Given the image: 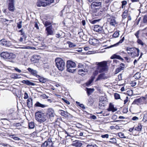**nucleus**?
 Returning a JSON list of instances; mask_svg holds the SVG:
<instances>
[{
	"label": "nucleus",
	"mask_w": 147,
	"mask_h": 147,
	"mask_svg": "<svg viewBox=\"0 0 147 147\" xmlns=\"http://www.w3.org/2000/svg\"><path fill=\"white\" fill-rule=\"evenodd\" d=\"M56 66L58 69L62 71L65 67V64L64 61L60 58H57L55 60Z\"/></svg>",
	"instance_id": "nucleus-1"
},
{
	"label": "nucleus",
	"mask_w": 147,
	"mask_h": 147,
	"mask_svg": "<svg viewBox=\"0 0 147 147\" xmlns=\"http://www.w3.org/2000/svg\"><path fill=\"white\" fill-rule=\"evenodd\" d=\"M97 69L99 73H101L107 71L108 70V67L107 63L105 61H103L98 63Z\"/></svg>",
	"instance_id": "nucleus-2"
},
{
	"label": "nucleus",
	"mask_w": 147,
	"mask_h": 147,
	"mask_svg": "<svg viewBox=\"0 0 147 147\" xmlns=\"http://www.w3.org/2000/svg\"><path fill=\"white\" fill-rule=\"evenodd\" d=\"M35 117L36 120L39 122L42 123L46 120V114L43 113L41 111H39L36 113Z\"/></svg>",
	"instance_id": "nucleus-3"
},
{
	"label": "nucleus",
	"mask_w": 147,
	"mask_h": 147,
	"mask_svg": "<svg viewBox=\"0 0 147 147\" xmlns=\"http://www.w3.org/2000/svg\"><path fill=\"white\" fill-rule=\"evenodd\" d=\"M76 66L75 62L70 60L67 61L66 65L67 71L73 73L76 70V69H75Z\"/></svg>",
	"instance_id": "nucleus-4"
},
{
	"label": "nucleus",
	"mask_w": 147,
	"mask_h": 147,
	"mask_svg": "<svg viewBox=\"0 0 147 147\" xmlns=\"http://www.w3.org/2000/svg\"><path fill=\"white\" fill-rule=\"evenodd\" d=\"M55 114L53 109L50 108L47 111V117L48 119V121H52Z\"/></svg>",
	"instance_id": "nucleus-5"
},
{
	"label": "nucleus",
	"mask_w": 147,
	"mask_h": 147,
	"mask_svg": "<svg viewBox=\"0 0 147 147\" xmlns=\"http://www.w3.org/2000/svg\"><path fill=\"white\" fill-rule=\"evenodd\" d=\"M54 31L55 30L53 28V26L51 25L47 27V35H53Z\"/></svg>",
	"instance_id": "nucleus-6"
},
{
	"label": "nucleus",
	"mask_w": 147,
	"mask_h": 147,
	"mask_svg": "<svg viewBox=\"0 0 147 147\" xmlns=\"http://www.w3.org/2000/svg\"><path fill=\"white\" fill-rule=\"evenodd\" d=\"M0 45L6 47H9L11 45L10 41H7L5 39H3L0 40Z\"/></svg>",
	"instance_id": "nucleus-7"
},
{
	"label": "nucleus",
	"mask_w": 147,
	"mask_h": 147,
	"mask_svg": "<svg viewBox=\"0 0 147 147\" xmlns=\"http://www.w3.org/2000/svg\"><path fill=\"white\" fill-rule=\"evenodd\" d=\"M94 30L100 33H103L104 32V30L102 27L98 25H95L94 28Z\"/></svg>",
	"instance_id": "nucleus-8"
},
{
	"label": "nucleus",
	"mask_w": 147,
	"mask_h": 147,
	"mask_svg": "<svg viewBox=\"0 0 147 147\" xmlns=\"http://www.w3.org/2000/svg\"><path fill=\"white\" fill-rule=\"evenodd\" d=\"M78 70V74L81 76H84L86 74L88 71V69L86 68H83L82 69H79Z\"/></svg>",
	"instance_id": "nucleus-9"
},
{
	"label": "nucleus",
	"mask_w": 147,
	"mask_h": 147,
	"mask_svg": "<svg viewBox=\"0 0 147 147\" xmlns=\"http://www.w3.org/2000/svg\"><path fill=\"white\" fill-rule=\"evenodd\" d=\"M145 100L144 97H141L140 98L135 99L132 103V104H138V103L143 102Z\"/></svg>",
	"instance_id": "nucleus-10"
},
{
	"label": "nucleus",
	"mask_w": 147,
	"mask_h": 147,
	"mask_svg": "<svg viewBox=\"0 0 147 147\" xmlns=\"http://www.w3.org/2000/svg\"><path fill=\"white\" fill-rule=\"evenodd\" d=\"M135 49L131 53V56L133 58H135L136 57H138L139 55L140 50L138 48H135Z\"/></svg>",
	"instance_id": "nucleus-11"
},
{
	"label": "nucleus",
	"mask_w": 147,
	"mask_h": 147,
	"mask_svg": "<svg viewBox=\"0 0 147 147\" xmlns=\"http://www.w3.org/2000/svg\"><path fill=\"white\" fill-rule=\"evenodd\" d=\"M91 6L94 8L97 7L100 8L101 7V2L98 1L93 2L91 4Z\"/></svg>",
	"instance_id": "nucleus-12"
},
{
	"label": "nucleus",
	"mask_w": 147,
	"mask_h": 147,
	"mask_svg": "<svg viewBox=\"0 0 147 147\" xmlns=\"http://www.w3.org/2000/svg\"><path fill=\"white\" fill-rule=\"evenodd\" d=\"M46 0H38L36 5L38 6L45 7Z\"/></svg>",
	"instance_id": "nucleus-13"
},
{
	"label": "nucleus",
	"mask_w": 147,
	"mask_h": 147,
	"mask_svg": "<svg viewBox=\"0 0 147 147\" xmlns=\"http://www.w3.org/2000/svg\"><path fill=\"white\" fill-rule=\"evenodd\" d=\"M108 21L109 22L110 25L111 26H115L117 24L116 20L114 17H110L108 18Z\"/></svg>",
	"instance_id": "nucleus-14"
},
{
	"label": "nucleus",
	"mask_w": 147,
	"mask_h": 147,
	"mask_svg": "<svg viewBox=\"0 0 147 147\" xmlns=\"http://www.w3.org/2000/svg\"><path fill=\"white\" fill-rule=\"evenodd\" d=\"M108 77L106 76L105 73H102L99 74L98 77L97 78L96 80L98 81L99 80L102 79H107Z\"/></svg>",
	"instance_id": "nucleus-15"
},
{
	"label": "nucleus",
	"mask_w": 147,
	"mask_h": 147,
	"mask_svg": "<svg viewBox=\"0 0 147 147\" xmlns=\"http://www.w3.org/2000/svg\"><path fill=\"white\" fill-rule=\"evenodd\" d=\"M58 112L62 116H64L65 117H67L69 115V114L67 112H65L61 110H59Z\"/></svg>",
	"instance_id": "nucleus-16"
},
{
	"label": "nucleus",
	"mask_w": 147,
	"mask_h": 147,
	"mask_svg": "<svg viewBox=\"0 0 147 147\" xmlns=\"http://www.w3.org/2000/svg\"><path fill=\"white\" fill-rule=\"evenodd\" d=\"M125 65L123 63H121L120 65V66L116 69L115 72L116 73H119L124 69Z\"/></svg>",
	"instance_id": "nucleus-17"
},
{
	"label": "nucleus",
	"mask_w": 147,
	"mask_h": 147,
	"mask_svg": "<svg viewBox=\"0 0 147 147\" xmlns=\"http://www.w3.org/2000/svg\"><path fill=\"white\" fill-rule=\"evenodd\" d=\"M111 59H117L121 60L122 61H123L124 59H123L119 55H117L116 54H113L111 57Z\"/></svg>",
	"instance_id": "nucleus-18"
},
{
	"label": "nucleus",
	"mask_w": 147,
	"mask_h": 147,
	"mask_svg": "<svg viewBox=\"0 0 147 147\" xmlns=\"http://www.w3.org/2000/svg\"><path fill=\"white\" fill-rule=\"evenodd\" d=\"M108 111H111L113 112H114L117 110L116 108L114 107V105L111 103H110L109 108L108 109Z\"/></svg>",
	"instance_id": "nucleus-19"
},
{
	"label": "nucleus",
	"mask_w": 147,
	"mask_h": 147,
	"mask_svg": "<svg viewBox=\"0 0 147 147\" xmlns=\"http://www.w3.org/2000/svg\"><path fill=\"white\" fill-rule=\"evenodd\" d=\"M8 8L9 10L11 12H13L15 9V8L14 3L8 4Z\"/></svg>",
	"instance_id": "nucleus-20"
},
{
	"label": "nucleus",
	"mask_w": 147,
	"mask_h": 147,
	"mask_svg": "<svg viewBox=\"0 0 147 147\" xmlns=\"http://www.w3.org/2000/svg\"><path fill=\"white\" fill-rule=\"evenodd\" d=\"M73 146H75L76 147H81L82 145V143L80 141H75L74 142V143L72 144Z\"/></svg>",
	"instance_id": "nucleus-21"
},
{
	"label": "nucleus",
	"mask_w": 147,
	"mask_h": 147,
	"mask_svg": "<svg viewBox=\"0 0 147 147\" xmlns=\"http://www.w3.org/2000/svg\"><path fill=\"white\" fill-rule=\"evenodd\" d=\"M9 54V53L7 52H4L1 53V55L4 59H7Z\"/></svg>",
	"instance_id": "nucleus-22"
},
{
	"label": "nucleus",
	"mask_w": 147,
	"mask_h": 147,
	"mask_svg": "<svg viewBox=\"0 0 147 147\" xmlns=\"http://www.w3.org/2000/svg\"><path fill=\"white\" fill-rule=\"evenodd\" d=\"M35 107H40L42 108H44L46 107V105L45 104H41L39 102H37L34 105Z\"/></svg>",
	"instance_id": "nucleus-23"
},
{
	"label": "nucleus",
	"mask_w": 147,
	"mask_h": 147,
	"mask_svg": "<svg viewBox=\"0 0 147 147\" xmlns=\"http://www.w3.org/2000/svg\"><path fill=\"white\" fill-rule=\"evenodd\" d=\"M27 104L29 108L32 106V100L31 98H29L27 100Z\"/></svg>",
	"instance_id": "nucleus-24"
},
{
	"label": "nucleus",
	"mask_w": 147,
	"mask_h": 147,
	"mask_svg": "<svg viewBox=\"0 0 147 147\" xmlns=\"http://www.w3.org/2000/svg\"><path fill=\"white\" fill-rule=\"evenodd\" d=\"M134 50H135V48L134 47L130 48L129 47H127L126 49L128 54H130L131 55V53H132V52Z\"/></svg>",
	"instance_id": "nucleus-25"
},
{
	"label": "nucleus",
	"mask_w": 147,
	"mask_h": 147,
	"mask_svg": "<svg viewBox=\"0 0 147 147\" xmlns=\"http://www.w3.org/2000/svg\"><path fill=\"white\" fill-rule=\"evenodd\" d=\"M94 102V100L93 98L91 97H90L88 100L87 102V105L88 106H92Z\"/></svg>",
	"instance_id": "nucleus-26"
},
{
	"label": "nucleus",
	"mask_w": 147,
	"mask_h": 147,
	"mask_svg": "<svg viewBox=\"0 0 147 147\" xmlns=\"http://www.w3.org/2000/svg\"><path fill=\"white\" fill-rule=\"evenodd\" d=\"M28 70L34 76H37L36 74L37 72L36 70H34L30 68H28Z\"/></svg>",
	"instance_id": "nucleus-27"
},
{
	"label": "nucleus",
	"mask_w": 147,
	"mask_h": 147,
	"mask_svg": "<svg viewBox=\"0 0 147 147\" xmlns=\"http://www.w3.org/2000/svg\"><path fill=\"white\" fill-rule=\"evenodd\" d=\"M124 39H125L124 37H123L122 38V39L121 40H120V41L118 42L116 44H114L113 45H111V46H110V47H108V48H111L112 47H113L114 46H116L118 45L119 44V43H122L123 41L124 40Z\"/></svg>",
	"instance_id": "nucleus-28"
},
{
	"label": "nucleus",
	"mask_w": 147,
	"mask_h": 147,
	"mask_svg": "<svg viewBox=\"0 0 147 147\" xmlns=\"http://www.w3.org/2000/svg\"><path fill=\"white\" fill-rule=\"evenodd\" d=\"M87 93L88 96L90 95L94 91V88H86Z\"/></svg>",
	"instance_id": "nucleus-29"
},
{
	"label": "nucleus",
	"mask_w": 147,
	"mask_h": 147,
	"mask_svg": "<svg viewBox=\"0 0 147 147\" xmlns=\"http://www.w3.org/2000/svg\"><path fill=\"white\" fill-rule=\"evenodd\" d=\"M142 126L141 123H138V126L135 128V130L138 131H141L142 129Z\"/></svg>",
	"instance_id": "nucleus-30"
},
{
	"label": "nucleus",
	"mask_w": 147,
	"mask_h": 147,
	"mask_svg": "<svg viewBox=\"0 0 147 147\" xmlns=\"http://www.w3.org/2000/svg\"><path fill=\"white\" fill-rule=\"evenodd\" d=\"M8 57L7 59V60L12 59L15 57L16 56L14 54L11 53H9Z\"/></svg>",
	"instance_id": "nucleus-31"
},
{
	"label": "nucleus",
	"mask_w": 147,
	"mask_h": 147,
	"mask_svg": "<svg viewBox=\"0 0 147 147\" xmlns=\"http://www.w3.org/2000/svg\"><path fill=\"white\" fill-rule=\"evenodd\" d=\"M23 83L29 85L34 86L35 84L34 83L30 82L28 80H23Z\"/></svg>",
	"instance_id": "nucleus-32"
},
{
	"label": "nucleus",
	"mask_w": 147,
	"mask_h": 147,
	"mask_svg": "<svg viewBox=\"0 0 147 147\" xmlns=\"http://www.w3.org/2000/svg\"><path fill=\"white\" fill-rule=\"evenodd\" d=\"M11 77L13 79H18L21 78V77L20 75H18L16 74H14L11 75Z\"/></svg>",
	"instance_id": "nucleus-33"
},
{
	"label": "nucleus",
	"mask_w": 147,
	"mask_h": 147,
	"mask_svg": "<svg viewBox=\"0 0 147 147\" xmlns=\"http://www.w3.org/2000/svg\"><path fill=\"white\" fill-rule=\"evenodd\" d=\"M102 12L100 11V12L99 11H97L96 12L94 11L93 12V15L94 16H98L102 14Z\"/></svg>",
	"instance_id": "nucleus-34"
},
{
	"label": "nucleus",
	"mask_w": 147,
	"mask_h": 147,
	"mask_svg": "<svg viewBox=\"0 0 147 147\" xmlns=\"http://www.w3.org/2000/svg\"><path fill=\"white\" fill-rule=\"evenodd\" d=\"M67 43L68 44L69 47H73L76 46L75 44H74L73 43L71 42L70 41H67Z\"/></svg>",
	"instance_id": "nucleus-35"
},
{
	"label": "nucleus",
	"mask_w": 147,
	"mask_h": 147,
	"mask_svg": "<svg viewBox=\"0 0 147 147\" xmlns=\"http://www.w3.org/2000/svg\"><path fill=\"white\" fill-rule=\"evenodd\" d=\"M118 135L119 137L121 138H126L127 137L125 136L124 134L121 132L119 133H118Z\"/></svg>",
	"instance_id": "nucleus-36"
},
{
	"label": "nucleus",
	"mask_w": 147,
	"mask_h": 147,
	"mask_svg": "<svg viewBox=\"0 0 147 147\" xmlns=\"http://www.w3.org/2000/svg\"><path fill=\"white\" fill-rule=\"evenodd\" d=\"M47 100L49 103L53 101V99L49 97V96L47 95Z\"/></svg>",
	"instance_id": "nucleus-37"
},
{
	"label": "nucleus",
	"mask_w": 147,
	"mask_h": 147,
	"mask_svg": "<svg viewBox=\"0 0 147 147\" xmlns=\"http://www.w3.org/2000/svg\"><path fill=\"white\" fill-rule=\"evenodd\" d=\"M119 32L117 31H116L114 33L112 36L113 37L116 38L118 37L119 36Z\"/></svg>",
	"instance_id": "nucleus-38"
},
{
	"label": "nucleus",
	"mask_w": 147,
	"mask_h": 147,
	"mask_svg": "<svg viewBox=\"0 0 147 147\" xmlns=\"http://www.w3.org/2000/svg\"><path fill=\"white\" fill-rule=\"evenodd\" d=\"M29 127L30 129H33L34 127V125L33 122H30L28 123Z\"/></svg>",
	"instance_id": "nucleus-39"
},
{
	"label": "nucleus",
	"mask_w": 147,
	"mask_h": 147,
	"mask_svg": "<svg viewBox=\"0 0 147 147\" xmlns=\"http://www.w3.org/2000/svg\"><path fill=\"white\" fill-rule=\"evenodd\" d=\"M127 10L125 11L122 14V17L123 18H125L127 16Z\"/></svg>",
	"instance_id": "nucleus-40"
},
{
	"label": "nucleus",
	"mask_w": 147,
	"mask_h": 147,
	"mask_svg": "<svg viewBox=\"0 0 147 147\" xmlns=\"http://www.w3.org/2000/svg\"><path fill=\"white\" fill-rule=\"evenodd\" d=\"M54 0H47V5H49L54 2Z\"/></svg>",
	"instance_id": "nucleus-41"
},
{
	"label": "nucleus",
	"mask_w": 147,
	"mask_h": 147,
	"mask_svg": "<svg viewBox=\"0 0 147 147\" xmlns=\"http://www.w3.org/2000/svg\"><path fill=\"white\" fill-rule=\"evenodd\" d=\"M140 74L139 72L137 73L135 75L134 77L136 79H138L140 78Z\"/></svg>",
	"instance_id": "nucleus-42"
},
{
	"label": "nucleus",
	"mask_w": 147,
	"mask_h": 147,
	"mask_svg": "<svg viewBox=\"0 0 147 147\" xmlns=\"http://www.w3.org/2000/svg\"><path fill=\"white\" fill-rule=\"evenodd\" d=\"M100 102H102L103 101H106L107 100V98L105 97H101L100 98Z\"/></svg>",
	"instance_id": "nucleus-43"
},
{
	"label": "nucleus",
	"mask_w": 147,
	"mask_h": 147,
	"mask_svg": "<svg viewBox=\"0 0 147 147\" xmlns=\"http://www.w3.org/2000/svg\"><path fill=\"white\" fill-rule=\"evenodd\" d=\"M39 80L40 82L43 83H45L46 82V79L42 77L39 78Z\"/></svg>",
	"instance_id": "nucleus-44"
},
{
	"label": "nucleus",
	"mask_w": 147,
	"mask_h": 147,
	"mask_svg": "<svg viewBox=\"0 0 147 147\" xmlns=\"http://www.w3.org/2000/svg\"><path fill=\"white\" fill-rule=\"evenodd\" d=\"M114 96L115 98L116 99H118L120 98V95L117 93H115L114 94Z\"/></svg>",
	"instance_id": "nucleus-45"
},
{
	"label": "nucleus",
	"mask_w": 147,
	"mask_h": 147,
	"mask_svg": "<svg viewBox=\"0 0 147 147\" xmlns=\"http://www.w3.org/2000/svg\"><path fill=\"white\" fill-rule=\"evenodd\" d=\"M109 142L111 143H117V141L115 138H112L110 139Z\"/></svg>",
	"instance_id": "nucleus-46"
},
{
	"label": "nucleus",
	"mask_w": 147,
	"mask_h": 147,
	"mask_svg": "<svg viewBox=\"0 0 147 147\" xmlns=\"http://www.w3.org/2000/svg\"><path fill=\"white\" fill-rule=\"evenodd\" d=\"M107 100L105 101H104L102 102H100V103H99V106H104L107 103Z\"/></svg>",
	"instance_id": "nucleus-47"
},
{
	"label": "nucleus",
	"mask_w": 147,
	"mask_h": 147,
	"mask_svg": "<svg viewBox=\"0 0 147 147\" xmlns=\"http://www.w3.org/2000/svg\"><path fill=\"white\" fill-rule=\"evenodd\" d=\"M100 20V19L94 20H93L90 21V22L92 24H94L96 23L97 22H98Z\"/></svg>",
	"instance_id": "nucleus-48"
},
{
	"label": "nucleus",
	"mask_w": 147,
	"mask_h": 147,
	"mask_svg": "<svg viewBox=\"0 0 147 147\" xmlns=\"http://www.w3.org/2000/svg\"><path fill=\"white\" fill-rule=\"evenodd\" d=\"M22 22L20 21L19 23H17V27L19 28H22Z\"/></svg>",
	"instance_id": "nucleus-49"
},
{
	"label": "nucleus",
	"mask_w": 147,
	"mask_h": 147,
	"mask_svg": "<svg viewBox=\"0 0 147 147\" xmlns=\"http://www.w3.org/2000/svg\"><path fill=\"white\" fill-rule=\"evenodd\" d=\"M20 49H30V47L29 46H23L22 47H19Z\"/></svg>",
	"instance_id": "nucleus-50"
},
{
	"label": "nucleus",
	"mask_w": 147,
	"mask_h": 147,
	"mask_svg": "<svg viewBox=\"0 0 147 147\" xmlns=\"http://www.w3.org/2000/svg\"><path fill=\"white\" fill-rule=\"evenodd\" d=\"M15 0H7V2L8 4L14 3Z\"/></svg>",
	"instance_id": "nucleus-51"
},
{
	"label": "nucleus",
	"mask_w": 147,
	"mask_h": 147,
	"mask_svg": "<svg viewBox=\"0 0 147 147\" xmlns=\"http://www.w3.org/2000/svg\"><path fill=\"white\" fill-rule=\"evenodd\" d=\"M137 42L139 44L141 45H144V43L141 40L138 39Z\"/></svg>",
	"instance_id": "nucleus-52"
},
{
	"label": "nucleus",
	"mask_w": 147,
	"mask_h": 147,
	"mask_svg": "<svg viewBox=\"0 0 147 147\" xmlns=\"http://www.w3.org/2000/svg\"><path fill=\"white\" fill-rule=\"evenodd\" d=\"M143 121L144 122L147 121V114H145L144 116Z\"/></svg>",
	"instance_id": "nucleus-53"
},
{
	"label": "nucleus",
	"mask_w": 147,
	"mask_h": 147,
	"mask_svg": "<svg viewBox=\"0 0 147 147\" xmlns=\"http://www.w3.org/2000/svg\"><path fill=\"white\" fill-rule=\"evenodd\" d=\"M53 143L51 141V140H50V141H49V142H47V146H48L49 145V146H52V145Z\"/></svg>",
	"instance_id": "nucleus-54"
},
{
	"label": "nucleus",
	"mask_w": 147,
	"mask_h": 147,
	"mask_svg": "<svg viewBox=\"0 0 147 147\" xmlns=\"http://www.w3.org/2000/svg\"><path fill=\"white\" fill-rule=\"evenodd\" d=\"M143 21L144 23L147 22V16L145 15L144 16Z\"/></svg>",
	"instance_id": "nucleus-55"
},
{
	"label": "nucleus",
	"mask_w": 147,
	"mask_h": 147,
	"mask_svg": "<svg viewBox=\"0 0 147 147\" xmlns=\"http://www.w3.org/2000/svg\"><path fill=\"white\" fill-rule=\"evenodd\" d=\"M122 8H123V6H125L127 3V2L126 1H122Z\"/></svg>",
	"instance_id": "nucleus-56"
},
{
	"label": "nucleus",
	"mask_w": 147,
	"mask_h": 147,
	"mask_svg": "<svg viewBox=\"0 0 147 147\" xmlns=\"http://www.w3.org/2000/svg\"><path fill=\"white\" fill-rule=\"evenodd\" d=\"M109 135L108 134H106L105 135H102L101 136L103 138H108L109 137Z\"/></svg>",
	"instance_id": "nucleus-57"
},
{
	"label": "nucleus",
	"mask_w": 147,
	"mask_h": 147,
	"mask_svg": "<svg viewBox=\"0 0 147 147\" xmlns=\"http://www.w3.org/2000/svg\"><path fill=\"white\" fill-rule=\"evenodd\" d=\"M19 32H21V35H23V36H24V33L23 31V29H22L19 31Z\"/></svg>",
	"instance_id": "nucleus-58"
},
{
	"label": "nucleus",
	"mask_w": 147,
	"mask_h": 147,
	"mask_svg": "<svg viewBox=\"0 0 147 147\" xmlns=\"http://www.w3.org/2000/svg\"><path fill=\"white\" fill-rule=\"evenodd\" d=\"M28 94L26 92H25L24 93V98L25 99H26L28 98Z\"/></svg>",
	"instance_id": "nucleus-59"
},
{
	"label": "nucleus",
	"mask_w": 147,
	"mask_h": 147,
	"mask_svg": "<svg viewBox=\"0 0 147 147\" xmlns=\"http://www.w3.org/2000/svg\"><path fill=\"white\" fill-rule=\"evenodd\" d=\"M80 107L82 108L83 109H85L86 108L84 107V105L82 104H80L79 105Z\"/></svg>",
	"instance_id": "nucleus-60"
},
{
	"label": "nucleus",
	"mask_w": 147,
	"mask_h": 147,
	"mask_svg": "<svg viewBox=\"0 0 147 147\" xmlns=\"http://www.w3.org/2000/svg\"><path fill=\"white\" fill-rule=\"evenodd\" d=\"M34 26V27L35 28H36L38 30L39 29V27L38 26V24L37 22H35Z\"/></svg>",
	"instance_id": "nucleus-61"
},
{
	"label": "nucleus",
	"mask_w": 147,
	"mask_h": 147,
	"mask_svg": "<svg viewBox=\"0 0 147 147\" xmlns=\"http://www.w3.org/2000/svg\"><path fill=\"white\" fill-rule=\"evenodd\" d=\"M140 32L139 31H138L135 34V35L136 36V37L138 38H139V36H138V35L139 34Z\"/></svg>",
	"instance_id": "nucleus-62"
},
{
	"label": "nucleus",
	"mask_w": 147,
	"mask_h": 147,
	"mask_svg": "<svg viewBox=\"0 0 147 147\" xmlns=\"http://www.w3.org/2000/svg\"><path fill=\"white\" fill-rule=\"evenodd\" d=\"M99 72L98 70L97 69V70H96L93 73L94 75L95 76L97 75Z\"/></svg>",
	"instance_id": "nucleus-63"
},
{
	"label": "nucleus",
	"mask_w": 147,
	"mask_h": 147,
	"mask_svg": "<svg viewBox=\"0 0 147 147\" xmlns=\"http://www.w3.org/2000/svg\"><path fill=\"white\" fill-rule=\"evenodd\" d=\"M138 119V118L137 117L134 116L132 117V120L134 121H135Z\"/></svg>",
	"instance_id": "nucleus-64"
}]
</instances>
